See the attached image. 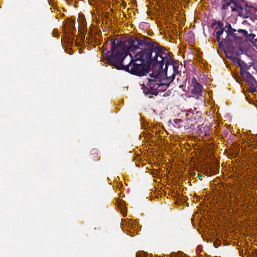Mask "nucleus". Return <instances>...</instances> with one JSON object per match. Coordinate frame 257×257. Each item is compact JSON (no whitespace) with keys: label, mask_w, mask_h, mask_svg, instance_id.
<instances>
[{"label":"nucleus","mask_w":257,"mask_h":257,"mask_svg":"<svg viewBox=\"0 0 257 257\" xmlns=\"http://www.w3.org/2000/svg\"><path fill=\"white\" fill-rule=\"evenodd\" d=\"M187 88L188 92L191 93V96L193 97L196 96V97H197L202 90V86L196 81L194 78L188 82Z\"/></svg>","instance_id":"nucleus-4"},{"label":"nucleus","mask_w":257,"mask_h":257,"mask_svg":"<svg viewBox=\"0 0 257 257\" xmlns=\"http://www.w3.org/2000/svg\"><path fill=\"white\" fill-rule=\"evenodd\" d=\"M238 33L241 34L244 38V39L251 43H254L256 42L255 35L252 34H248L247 31L245 30L239 29L237 31Z\"/></svg>","instance_id":"nucleus-6"},{"label":"nucleus","mask_w":257,"mask_h":257,"mask_svg":"<svg viewBox=\"0 0 257 257\" xmlns=\"http://www.w3.org/2000/svg\"><path fill=\"white\" fill-rule=\"evenodd\" d=\"M245 11H246L245 16L247 17L250 14V13L249 12L247 11L246 10Z\"/></svg>","instance_id":"nucleus-8"},{"label":"nucleus","mask_w":257,"mask_h":257,"mask_svg":"<svg viewBox=\"0 0 257 257\" xmlns=\"http://www.w3.org/2000/svg\"><path fill=\"white\" fill-rule=\"evenodd\" d=\"M233 61L234 63H236L240 67V72L242 77H243L244 75H249V74L247 72H246L245 70H243L242 69V64H243V62L236 58H234Z\"/></svg>","instance_id":"nucleus-7"},{"label":"nucleus","mask_w":257,"mask_h":257,"mask_svg":"<svg viewBox=\"0 0 257 257\" xmlns=\"http://www.w3.org/2000/svg\"><path fill=\"white\" fill-rule=\"evenodd\" d=\"M154 63L153 72L143 83L144 92L156 95L167 87L178 73L179 64L175 62L163 47L155 48L151 54Z\"/></svg>","instance_id":"nucleus-2"},{"label":"nucleus","mask_w":257,"mask_h":257,"mask_svg":"<svg viewBox=\"0 0 257 257\" xmlns=\"http://www.w3.org/2000/svg\"><path fill=\"white\" fill-rule=\"evenodd\" d=\"M220 30L216 32V38L218 42H222L224 41H234L231 44V46L234 49L233 52L235 53L237 55H240L242 53L243 51L241 49V45L240 42L243 38L237 36L236 32L237 31L231 28L230 24H227L225 27L226 35L224 37L222 36L223 30L221 28L220 25H218Z\"/></svg>","instance_id":"nucleus-3"},{"label":"nucleus","mask_w":257,"mask_h":257,"mask_svg":"<svg viewBox=\"0 0 257 257\" xmlns=\"http://www.w3.org/2000/svg\"><path fill=\"white\" fill-rule=\"evenodd\" d=\"M149 39L131 38L123 42L118 39L111 41V51L119 63L117 69H122L137 75H143L146 72L144 60L149 56L145 51Z\"/></svg>","instance_id":"nucleus-1"},{"label":"nucleus","mask_w":257,"mask_h":257,"mask_svg":"<svg viewBox=\"0 0 257 257\" xmlns=\"http://www.w3.org/2000/svg\"><path fill=\"white\" fill-rule=\"evenodd\" d=\"M198 177L200 180H201L203 176L201 175L198 174Z\"/></svg>","instance_id":"nucleus-9"},{"label":"nucleus","mask_w":257,"mask_h":257,"mask_svg":"<svg viewBox=\"0 0 257 257\" xmlns=\"http://www.w3.org/2000/svg\"><path fill=\"white\" fill-rule=\"evenodd\" d=\"M222 8L228 11H235L236 10V5L233 0H224L222 3Z\"/></svg>","instance_id":"nucleus-5"}]
</instances>
